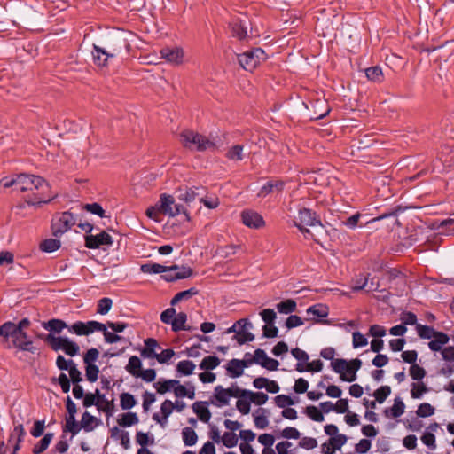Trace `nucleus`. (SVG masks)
<instances>
[{"label": "nucleus", "mask_w": 454, "mask_h": 454, "mask_svg": "<svg viewBox=\"0 0 454 454\" xmlns=\"http://www.w3.org/2000/svg\"><path fill=\"white\" fill-rule=\"evenodd\" d=\"M2 7L7 12L6 18L12 23H16L14 19H18L24 26L33 29L37 23L43 20V13L33 10L32 8L23 7L19 3L2 4Z\"/></svg>", "instance_id": "f257e3e1"}, {"label": "nucleus", "mask_w": 454, "mask_h": 454, "mask_svg": "<svg viewBox=\"0 0 454 454\" xmlns=\"http://www.w3.org/2000/svg\"><path fill=\"white\" fill-rule=\"evenodd\" d=\"M180 142L185 148L198 152H204L206 150L214 151L217 149L216 142L198 132L189 129L181 133Z\"/></svg>", "instance_id": "f03ea898"}, {"label": "nucleus", "mask_w": 454, "mask_h": 454, "mask_svg": "<svg viewBox=\"0 0 454 454\" xmlns=\"http://www.w3.org/2000/svg\"><path fill=\"white\" fill-rule=\"evenodd\" d=\"M2 337L9 343V348H14L20 351H27L32 354H35L38 351L30 337L24 331L18 329L17 332L5 329Z\"/></svg>", "instance_id": "7ed1b4c3"}, {"label": "nucleus", "mask_w": 454, "mask_h": 454, "mask_svg": "<svg viewBox=\"0 0 454 454\" xmlns=\"http://www.w3.org/2000/svg\"><path fill=\"white\" fill-rule=\"evenodd\" d=\"M45 341L54 351L62 350L69 356H75L80 351L78 344L67 337L55 336L49 333L45 337Z\"/></svg>", "instance_id": "20e7f679"}, {"label": "nucleus", "mask_w": 454, "mask_h": 454, "mask_svg": "<svg viewBox=\"0 0 454 454\" xmlns=\"http://www.w3.org/2000/svg\"><path fill=\"white\" fill-rule=\"evenodd\" d=\"M44 179L39 176L20 172L12 182L4 184L5 187L15 185L17 189L25 192L38 189L44 184Z\"/></svg>", "instance_id": "39448f33"}, {"label": "nucleus", "mask_w": 454, "mask_h": 454, "mask_svg": "<svg viewBox=\"0 0 454 454\" xmlns=\"http://www.w3.org/2000/svg\"><path fill=\"white\" fill-rule=\"evenodd\" d=\"M267 59L262 48H253L243 53L237 54L239 64L247 71L252 72L256 67Z\"/></svg>", "instance_id": "423d86ee"}, {"label": "nucleus", "mask_w": 454, "mask_h": 454, "mask_svg": "<svg viewBox=\"0 0 454 454\" xmlns=\"http://www.w3.org/2000/svg\"><path fill=\"white\" fill-rule=\"evenodd\" d=\"M76 223L74 215L69 211H66L54 215L51 220L52 235L56 238L60 237L71 229Z\"/></svg>", "instance_id": "0eeeda50"}, {"label": "nucleus", "mask_w": 454, "mask_h": 454, "mask_svg": "<svg viewBox=\"0 0 454 454\" xmlns=\"http://www.w3.org/2000/svg\"><path fill=\"white\" fill-rule=\"evenodd\" d=\"M321 225L320 220L315 212L309 208H301L298 211V216L294 220V225L303 233L310 234L309 229L304 226Z\"/></svg>", "instance_id": "6e6552de"}, {"label": "nucleus", "mask_w": 454, "mask_h": 454, "mask_svg": "<svg viewBox=\"0 0 454 454\" xmlns=\"http://www.w3.org/2000/svg\"><path fill=\"white\" fill-rule=\"evenodd\" d=\"M97 330H105V324L91 320L87 322L76 321L68 325V332L79 336H88L97 332Z\"/></svg>", "instance_id": "1a4fd4ad"}, {"label": "nucleus", "mask_w": 454, "mask_h": 454, "mask_svg": "<svg viewBox=\"0 0 454 454\" xmlns=\"http://www.w3.org/2000/svg\"><path fill=\"white\" fill-rule=\"evenodd\" d=\"M161 214L169 216H176L181 213H185L182 205L176 204L172 195L163 193L157 203Z\"/></svg>", "instance_id": "9d476101"}, {"label": "nucleus", "mask_w": 454, "mask_h": 454, "mask_svg": "<svg viewBox=\"0 0 454 454\" xmlns=\"http://www.w3.org/2000/svg\"><path fill=\"white\" fill-rule=\"evenodd\" d=\"M348 362L346 359L339 358L331 363L333 370L340 374V378L343 381L352 382L356 379V372L354 369L348 366Z\"/></svg>", "instance_id": "9b49d317"}, {"label": "nucleus", "mask_w": 454, "mask_h": 454, "mask_svg": "<svg viewBox=\"0 0 454 454\" xmlns=\"http://www.w3.org/2000/svg\"><path fill=\"white\" fill-rule=\"evenodd\" d=\"M205 189L201 186H184L179 187L176 191V194L178 200L186 202L187 204L194 201L196 199L200 198L203 195Z\"/></svg>", "instance_id": "f8f14e48"}, {"label": "nucleus", "mask_w": 454, "mask_h": 454, "mask_svg": "<svg viewBox=\"0 0 454 454\" xmlns=\"http://www.w3.org/2000/svg\"><path fill=\"white\" fill-rule=\"evenodd\" d=\"M113 238L106 231L97 235L88 234L85 236V247L90 249H97L103 245L112 246Z\"/></svg>", "instance_id": "ddd939ff"}, {"label": "nucleus", "mask_w": 454, "mask_h": 454, "mask_svg": "<svg viewBox=\"0 0 454 454\" xmlns=\"http://www.w3.org/2000/svg\"><path fill=\"white\" fill-rule=\"evenodd\" d=\"M253 361H254V364H260L262 367L270 371L278 370L279 365L278 360L269 357L266 352L261 348H257L254 351Z\"/></svg>", "instance_id": "4468645a"}, {"label": "nucleus", "mask_w": 454, "mask_h": 454, "mask_svg": "<svg viewBox=\"0 0 454 454\" xmlns=\"http://www.w3.org/2000/svg\"><path fill=\"white\" fill-rule=\"evenodd\" d=\"M241 219L242 223L249 228L259 229L265 224L262 216L251 209L244 210L241 213Z\"/></svg>", "instance_id": "2eb2a0df"}, {"label": "nucleus", "mask_w": 454, "mask_h": 454, "mask_svg": "<svg viewBox=\"0 0 454 454\" xmlns=\"http://www.w3.org/2000/svg\"><path fill=\"white\" fill-rule=\"evenodd\" d=\"M127 46H129V43L121 36L111 35L106 39L103 47L107 50L108 55L113 58L119 53L123 47Z\"/></svg>", "instance_id": "dca6fc26"}, {"label": "nucleus", "mask_w": 454, "mask_h": 454, "mask_svg": "<svg viewBox=\"0 0 454 454\" xmlns=\"http://www.w3.org/2000/svg\"><path fill=\"white\" fill-rule=\"evenodd\" d=\"M145 347L141 349L140 355L143 358L156 359L161 347L153 338H147L144 340Z\"/></svg>", "instance_id": "f3484780"}, {"label": "nucleus", "mask_w": 454, "mask_h": 454, "mask_svg": "<svg viewBox=\"0 0 454 454\" xmlns=\"http://www.w3.org/2000/svg\"><path fill=\"white\" fill-rule=\"evenodd\" d=\"M161 58L172 64H181L184 58V51L180 47H164L160 50Z\"/></svg>", "instance_id": "a211bd4d"}, {"label": "nucleus", "mask_w": 454, "mask_h": 454, "mask_svg": "<svg viewBox=\"0 0 454 454\" xmlns=\"http://www.w3.org/2000/svg\"><path fill=\"white\" fill-rule=\"evenodd\" d=\"M213 397L214 400H211V403L216 407L228 405L231 398L228 390L220 385L215 387Z\"/></svg>", "instance_id": "6ab92c4d"}, {"label": "nucleus", "mask_w": 454, "mask_h": 454, "mask_svg": "<svg viewBox=\"0 0 454 454\" xmlns=\"http://www.w3.org/2000/svg\"><path fill=\"white\" fill-rule=\"evenodd\" d=\"M109 58L111 57L108 55V51L105 47L93 44L92 59L95 65L98 67H105Z\"/></svg>", "instance_id": "aec40b11"}, {"label": "nucleus", "mask_w": 454, "mask_h": 454, "mask_svg": "<svg viewBox=\"0 0 454 454\" xmlns=\"http://www.w3.org/2000/svg\"><path fill=\"white\" fill-rule=\"evenodd\" d=\"M97 402H98V410L99 411L106 412L107 416H112L114 411V400L108 401L106 398L104 394H101L98 389H97Z\"/></svg>", "instance_id": "412c9836"}, {"label": "nucleus", "mask_w": 454, "mask_h": 454, "mask_svg": "<svg viewBox=\"0 0 454 454\" xmlns=\"http://www.w3.org/2000/svg\"><path fill=\"white\" fill-rule=\"evenodd\" d=\"M250 153L244 152V145H235L231 146L225 153V157L232 161L242 160L246 156H249Z\"/></svg>", "instance_id": "4be33fe9"}, {"label": "nucleus", "mask_w": 454, "mask_h": 454, "mask_svg": "<svg viewBox=\"0 0 454 454\" xmlns=\"http://www.w3.org/2000/svg\"><path fill=\"white\" fill-rule=\"evenodd\" d=\"M405 410V404L400 397H396L394 401V404L391 408L384 410V415L387 418H399L402 416Z\"/></svg>", "instance_id": "5701e85b"}, {"label": "nucleus", "mask_w": 454, "mask_h": 454, "mask_svg": "<svg viewBox=\"0 0 454 454\" xmlns=\"http://www.w3.org/2000/svg\"><path fill=\"white\" fill-rule=\"evenodd\" d=\"M206 404V402H195L192 404V410L202 422L207 423L210 420L211 412Z\"/></svg>", "instance_id": "b1692460"}, {"label": "nucleus", "mask_w": 454, "mask_h": 454, "mask_svg": "<svg viewBox=\"0 0 454 454\" xmlns=\"http://www.w3.org/2000/svg\"><path fill=\"white\" fill-rule=\"evenodd\" d=\"M284 185L285 183L282 180H270L261 188L259 195L265 196L273 192H281L284 188Z\"/></svg>", "instance_id": "393cba45"}, {"label": "nucleus", "mask_w": 454, "mask_h": 454, "mask_svg": "<svg viewBox=\"0 0 454 454\" xmlns=\"http://www.w3.org/2000/svg\"><path fill=\"white\" fill-rule=\"evenodd\" d=\"M450 340V337L448 334L438 332L434 337V340L428 343V347L432 351H441L442 350V346L447 344Z\"/></svg>", "instance_id": "a878e982"}, {"label": "nucleus", "mask_w": 454, "mask_h": 454, "mask_svg": "<svg viewBox=\"0 0 454 454\" xmlns=\"http://www.w3.org/2000/svg\"><path fill=\"white\" fill-rule=\"evenodd\" d=\"M306 313L309 319L324 318L328 316V309L323 304H316L307 309Z\"/></svg>", "instance_id": "bb28decb"}, {"label": "nucleus", "mask_w": 454, "mask_h": 454, "mask_svg": "<svg viewBox=\"0 0 454 454\" xmlns=\"http://www.w3.org/2000/svg\"><path fill=\"white\" fill-rule=\"evenodd\" d=\"M26 434L24 427L21 424L14 427L12 433L11 434L10 442L14 443V449L12 454L20 449V443L23 441Z\"/></svg>", "instance_id": "cd10ccee"}, {"label": "nucleus", "mask_w": 454, "mask_h": 454, "mask_svg": "<svg viewBox=\"0 0 454 454\" xmlns=\"http://www.w3.org/2000/svg\"><path fill=\"white\" fill-rule=\"evenodd\" d=\"M244 365L242 361L239 359H231L227 364L226 370L230 373L231 377L238 378L244 372Z\"/></svg>", "instance_id": "c85d7f7f"}, {"label": "nucleus", "mask_w": 454, "mask_h": 454, "mask_svg": "<svg viewBox=\"0 0 454 454\" xmlns=\"http://www.w3.org/2000/svg\"><path fill=\"white\" fill-rule=\"evenodd\" d=\"M43 327L50 332L59 333L63 329L68 330V325L61 319H51L43 324Z\"/></svg>", "instance_id": "c756f323"}, {"label": "nucleus", "mask_w": 454, "mask_h": 454, "mask_svg": "<svg viewBox=\"0 0 454 454\" xmlns=\"http://www.w3.org/2000/svg\"><path fill=\"white\" fill-rule=\"evenodd\" d=\"M168 271H175L176 278H177V280L188 278L193 273V270L191 267L184 265L179 266L176 264L169 266Z\"/></svg>", "instance_id": "7c9ffc66"}, {"label": "nucleus", "mask_w": 454, "mask_h": 454, "mask_svg": "<svg viewBox=\"0 0 454 454\" xmlns=\"http://www.w3.org/2000/svg\"><path fill=\"white\" fill-rule=\"evenodd\" d=\"M199 291L195 287L177 293L171 300L170 305L175 306L182 301H187L193 295L198 294Z\"/></svg>", "instance_id": "2f4dec72"}, {"label": "nucleus", "mask_w": 454, "mask_h": 454, "mask_svg": "<svg viewBox=\"0 0 454 454\" xmlns=\"http://www.w3.org/2000/svg\"><path fill=\"white\" fill-rule=\"evenodd\" d=\"M54 437L53 433H47L44 436L35 444L32 450L34 454H40L46 450Z\"/></svg>", "instance_id": "473e14b6"}, {"label": "nucleus", "mask_w": 454, "mask_h": 454, "mask_svg": "<svg viewBox=\"0 0 454 454\" xmlns=\"http://www.w3.org/2000/svg\"><path fill=\"white\" fill-rule=\"evenodd\" d=\"M168 268L159 263H145L141 265L140 270L143 273L158 274L168 271Z\"/></svg>", "instance_id": "72a5a7b5"}, {"label": "nucleus", "mask_w": 454, "mask_h": 454, "mask_svg": "<svg viewBox=\"0 0 454 454\" xmlns=\"http://www.w3.org/2000/svg\"><path fill=\"white\" fill-rule=\"evenodd\" d=\"M178 384L177 380H159L154 384V387L156 388L157 392L160 395H163L176 387V385Z\"/></svg>", "instance_id": "f704fd0d"}, {"label": "nucleus", "mask_w": 454, "mask_h": 454, "mask_svg": "<svg viewBox=\"0 0 454 454\" xmlns=\"http://www.w3.org/2000/svg\"><path fill=\"white\" fill-rule=\"evenodd\" d=\"M365 74L370 81L374 82H381L384 79L382 69L379 66L366 68Z\"/></svg>", "instance_id": "c9c22d12"}, {"label": "nucleus", "mask_w": 454, "mask_h": 454, "mask_svg": "<svg viewBox=\"0 0 454 454\" xmlns=\"http://www.w3.org/2000/svg\"><path fill=\"white\" fill-rule=\"evenodd\" d=\"M142 362L137 356H132L129 359V363L126 365V371L132 376L137 377L138 372H141Z\"/></svg>", "instance_id": "e433bc0d"}, {"label": "nucleus", "mask_w": 454, "mask_h": 454, "mask_svg": "<svg viewBox=\"0 0 454 454\" xmlns=\"http://www.w3.org/2000/svg\"><path fill=\"white\" fill-rule=\"evenodd\" d=\"M231 35L239 40H243L247 37V27L241 21H235L230 24Z\"/></svg>", "instance_id": "4c0bfd02"}, {"label": "nucleus", "mask_w": 454, "mask_h": 454, "mask_svg": "<svg viewBox=\"0 0 454 454\" xmlns=\"http://www.w3.org/2000/svg\"><path fill=\"white\" fill-rule=\"evenodd\" d=\"M182 436L185 446H193L198 441V435L196 432L188 427L182 430Z\"/></svg>", "instance_id": "58836bf2"}, {"label": "nucleus", "mask_w": 454, "mask_h": 454, "mask_svg": "<svg viewBox=\"0 0 454 454\" xmlns=\"http://www.w3.org/2000/svg\"><path fill=\"white\" fill-rule=\"evenodd\" d=\"M187 321V315L184 312H179L176 314L174 320L171 324L172 331L179 332L181 330H186L185 323Z\"/></svg>", "instance_id": "ea45409f"}, {"label": "nucleus", "mask_w": 454, "mask_h": 454, "mask_svg": "<svg viewBox=\"0 0 454 454\" xmlns=\"http://www.w3.org/2000/svg\"><path fill=\"white\" fill-rule=\"evenodd\" d=\"M30 324V321L27 318H23L20 320L18 324H14L12 322H5L2 324V335H4V330H11V331H17L18 329L20 331H23L25 327H27Z\"/></svg>", "instance_id": "a19ab883"}, {"label": "nucleus", "mask_w": 454, "mask_h": 454, "mask_svg": "<svg viewBox=\"0 0 454 454\" xmlns=\"http://www.w3.org/2000/svg\"><path fill=\"white\" fill-rule=\"evenodd\" d=\"M138 421V417L135 412H127L122 414L121 418L119 419L117 422L121 427H128L137 424Z\"/></svg>", "instance_id": "79ce46f5"}, {"label": "nucleus", "mask_w": 454, "mask_h": 454, "mask_svg": "<svg viewBox=\"0 0 454 454\" xmlns=\"http://www.w3.org/2000/svg\"><path fill=\"white\" fill-rule=\"evenodd\" d=\"M417 333L421 339L430 340L438 333L439 331H435L433 327L424 325H417Z\"/></svg>", "instance_id": "37998d69"}, {"label": "nucleus", "mask_w": 454, "mask_h": 454, "mask_svg": "<svg viewBox=\"0 0 454 454\" xmlns=\"http://www.w3.org/2000/svg\"><path fill=\"white\" fill-rule=\"evenodd\" d=\"M195 369V364L191 360L180 361L176 365V372L181 375H191Z\"/></svg>", "instance_id": "c03bdc74"}, {"label": "nucleus", "mask_w": 454, "mask_h": 454, "mask_svg": "<svg viewBox=\"0 0 454 454\" xmlns=\"http://www.w3.org/2000/svg\"><path fill=\"white\" fill-rule=\"evenodd\" d=\"M245 394L247 395V397L251 401V403H254L256 405H262L269 399L268 395L263 392H253L248 390V392H245Z\"/></svg>", "instance_id": "a18cd8bd"}, {"label": "nucleus", "mask_w": 454, "mask_h": 454, "mask_svg": "<svg viewBox=\"0 0 454 454\" xmlns=\"http://www.w3.org/2000/svg\"><path fill=\"white\" fill-rule=\"evenodd\" d=\"M297 304L292 300L288 299L277 304V309L281 314H289L296 310Z\"/></svg>", "instance_id": "49530a36"}, {"label": "nucleus", "mask_w": 454, "mask_h": 454, "mask_svg": "<svg viewBox=\"0 0 454 454\" xmlns=\"http://www.w3.org/2000/svg\"><path fill=\"white\" fill-rule=\"evenodd\" d=\"M220 364V359L215 356H208L202 359L200 364L201 370H213Z\"/></svg>", "instance_id": "de8ad7c7"}, {"label": "nucleus", "mask_w": 454, "mask_h": 454, "mask_svg": "<svg viewBox=\"0 0 454 454\" xmlns=\"http://www.w3.org/2000/svg\"><path fill=\"white\" fill-rule=\"evenodd\" d=\"M59 247H60V241L57 239H45L40 245V248L43 252H47V253L55 252Z\"/></svg>", "instance_id": "09e8293b"}, {"label": "nucleus", "mask_w": 454, "mask_h": 454, "mask_svg": "<svg viewBox=\"0 0 454 454\" xmlns=\"http://www.w3.org/2000/svg\"><path fill=\"white\" fill-rule=\"evenodd\" d=\"M234 339L239 345H243L247 342L253 341L254 340V335L252 333L246 331V329L239 327L238 335H235Z\"/></svg>", "instance_id": "8fccbe9b"}, {"label": "nucleus", "mask_w": 454, "mask_h": 454, "mask_svg": "<svg viewBox=\"0 0 454 454\" xmlns=\"http://www.w3.org/2000/svg\"><path fill=\"white\" fill-rule=\"evenodd\" d=\"M98 422V419L85 411L82 416L81 426L86 432H90L94 429L92 424Z\"/></svg>", "instance_id": "3c124183"}, {"label": "nucleus", "mask_w": 454, "mask_h": 454, "mask_svg": "<svg viewBox=\"0 0 454 454\" xmlns=\"http://www.w3.org/2000/svg\"><path fill=\"white\" fill-rule=\"evenodd\" d=\"M428 392L427 387L425 383H412L411 389V395L413 399H419L422 395Z\"/></svg>", "instance_id": "603ef678"}, {"label": "nucleus", "mask_w": 454, "mask_h": 454, "mask_svg": "<svg viewBox=\"0 0 454 454\" xmlns=\"http://www.w3.org/2000/svg\"><path fill=\"white\" fill-rule=\"evenodd\" d=\"M81 428H82V426L76 422L75 417H67L66 418V425L64 427V432H70L72 434V435H75L79 433Z\"/></svg>", "instance_id": "864d4df0"}, {"label": "nucleus", "mask_w": 454, "mask_h": 454, "mask_svg": "<svg viewBox=\"0 0 454 454\" xmlns=\"http://www.w3.org/2000/svg\"><path fill=\"white\" fill-rule=\"evenodd\" d=\"M121 407L123 410H129L136 405L135 397L129 393H122L120 395Z\"/></svg>", "instance_id": "5fc2aeb1"}, {"label": "nucleus", "mask_w": 454, "mask_h": 454, "mask_svg": "<svg viewBox=\"0 0 454 454\" xmlns=\"http://www.w3.org/2000/svg\"><path fill=\"white\" fill-rule=\"evenodd\" d=\"M85 376L88 381L93 383L98 380L99 369L96 364H85Z\"/></svg>", "instance_id": "6e6d98bb"}, {"label": "nucleus", "mask_w": 454, "mask_h": 454, "mask_svg": "<svg viewBox=\"0 0 454 454\" xmlns=\"http://www.w3.org/2000/svg\"><path fill=\"white\" fill-rule=\"evenodd\" d=\"M305 413L308 417L316 422H323L325 419L322 411H320L316 406L313 405L308 406L305 410Z\"/></svg>", "instance_id": "4d7b16f0"}, {"label": "nucleus", "mask_w": 454, "mask_h": 454, "mask_svg": "<svg viewBox=\"0 0 454 454\" xmlns=\"http://www.w3.org/2000/svg\"><path fill=\"white\" fill-rule=\"evenodd\" d=\"M113 305V301L110 298H102L98 301L97 312L100 315H106L109 312Z\"/></svg>", "instance_id": "13d9d810"}, {"label": "nucleus", "mask_w": 454, "mask_h": 454, "mask_svg": "<svg viewBox=\"0 0 454 454\" xmlns=\"http://www.w3.org/2000/svg\"><path fill=\"white\" fill-rule=\"evenodd\" d=\"M221 442L227 448L235 447L238 443V436L233 432H225L222 436Z\"/></svg>", "instance_id": "bf43d9fd"}, {"label": "nucleus", "mask_w": 454, "mask_h": 454, "mask_svg": "<svg viewBox=\"0 0 454 454\" xmlns=\"http://www.w3.org/2000/svg\"><path fill=\"white\" fill-rule=\"evenodd\" d=\"M416 413L420 418H427L434 415V408L428 403H423L419 404Z\"/></svg>", "instance_id": "052dcab7"}, {"label": "nucleus", "mask_w": 454, "mask_h": 454, "mask_svg": "<svg viewBox=\"0 0 454 454\" xmlns=\"http://www.w3.org/2000/svg\"><path fill=\"white\" fill-rule=\"evenodd\" d=\"M390 393L391 388L389 386H381L374 392L373 395L375 396V399L378 403H382L387 398Z\"/></svg>", "instance_id": "680f3d73"}, {"label": "nucleus", "mask_w": 454, "mask_h": 454, "mask_svg": "<svg viewBox=\"0 0 454 454\" xmlns=\"http://www.w3.org/2000/svg\"><path fill=\"white\" fill-rule=\"evenodd\" d=\"M410 375L414 380H420L426 376V371L419 364H413L410 367Z\"/></svg>", "instance_id": "e2e57ef3"}, {"label": "nucleus", "mask_w": 454, "mask_h": 454, "mask_svg": "<svg viewBox=\"0 0 454 454\" xmlns=\"http://www.w3.org/2000/svg\"><path fill=\"white\" fill-rule=\"evenodd\" d=\"M82 208L86 210L87 212H90L93 215H97L102 218H104L105 215V210L98 203H91V204H84L82 206Z\"/></svg>", "instance_id": "0e129e2a"}, {"label": "nucleus", "mask_w": 454, "mask_h": 454, "mask_svg": "<svg viewBox=\"0 0 454 454\" xmlns=\"http://www.w3.org/2000/svg\"><path fill=\"white\" fill-rule=\"evenodd\" d=\"M99 356V351L96 348H90L83 356L85 364H95Z\"/></svg>", "instance_id": "69168bd1"}, {"label": "nucleus", "mask_w": 454, "mask_h": 454, "mask_svg": "<svg viewBox=\"0 0 454 454\" xmlns=\"http://www.w3.org/2000/svg\"><path fill=\"white\" fill-rule=\"evenodd\" d=\"M251 401L247 397H239L236 403V407L239 412L246 415L250 411Z\"/></svg>", "instance_id": "338daca9"}, {"label": "nucleus", "mask_w": 454, "mask_h": 454, "mask_svg": "<svg viewBox=\"0 0 454 454\" xmlns=\"http://www.w3.org/2000/svg\"><path fill=\"white\" fill-rule=\"evenodd\" d=\"M274 400H275L276 405L279 408L286 409V407L287 408V407L294 404V400L289 395H277L274 398Z\"/></svg>", "instance_id": "774afa93"}]
</instances>
